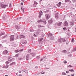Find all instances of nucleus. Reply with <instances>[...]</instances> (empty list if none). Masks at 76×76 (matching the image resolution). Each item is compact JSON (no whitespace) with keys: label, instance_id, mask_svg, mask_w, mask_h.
I'll use <instances>...</instances> for the list:
<instances>
[{"label":"nucleus","instance_id":"nucleus-21","mask_svg":"<svg viewBox=\"0 0 76 76\" xmlns=\"http://www.w3.org/2000/svg\"><path fill=\"white\" fill-rule=\"evenodd\" d=\"M32 55V56L33 57H34V56H35V53H31V54Z\"/></svg>","mask_w":76,"mask_h":76},{"label":"nucleus","instance_id":"nucleus-47","mask_svg":"<svg viewBox=\"0 0 76 76\" xmlns=\"http://www.w3.org/2000/svg\"><path fill=\"white\" fill-rule=\"evenodd\" d=\"M58 4H59V5H61V2H59L58 3Z\"/></svg>","mask_w":76,"mask_h":76},{"label":"nucleus","instance_id":"nucleus-22","mask_svg":"<svg viewBox=\"0 0 76 76\" xmlns=\"http://www.w3.org/2000/svg\"><path fill=\"white\" fill-rule=\"evenodd\" d=\"M44 58H45V57H44L43 58H42V59H40V61H42V60L44 59Z\"/></svg>","mask_w":76,"mask_h":76},{"label":"nucleus","instance_id":"nucleus-18","mask_svg":"<svg viewBox=\"0 0 76 76\" xmlns=\"http://www.w3.org/2000/svg\"><path fill=\"white\" fill-rule=\"evenodd\" d=\"M64 26H67V22L65 21L64 22Z\"/></svg>","mask_w":76,"mask_h":76},{"label":"nucleus","instance_id":"nucleus-64","mask_svg":"<svg viewBox=\"0 0 76 76\" xmlns=\"http://www.w3.org/2000/svg\"><path fill=\"white\" fill-rule=\"evenodd\" d=\"M19 76H22V75L20 74V75H19Z\"/></svg>","mask_w":76,"mask_h":76},{"label":"nucleus","instance_id":"nucleus-62","mask_svg":"<svg viewBox=\"0 0 76 76\" xmlns=\"http://www.w3.org/2000/svg\"><path fill=\"white\" fill-rule=\"evenodd\" d=\"M35 67L36 69H37L38 68V66H36Z\"/></svg>","mask_w":76,"mask_h":76},{"label":"nucleus","instance_id":"nucleus-3","mask_svg":"<svg viewBox=\"0 0 76 76\" xmlns=\"http://www.w3.org/2000/svg\"><path fill=\"white\" fill-rule=\"evenodd\" d=\"M0 6L1 7H2V8H5L6 6H7V5L3 4H2V3H0Z\"/></svg>","mask_w":76,"mask_h":76},{"label":"nucleus","instance_id":"nucleus-8","mask_svg":"<svg viewBox=\"0 0 76 76\" xmlns=\"http://www.w3.org/2000/svg\"><path fill=\"white\" fill-rule=\"evenodd\" d=\"M42 13H43L41 11H40V12H39V18H41V16H42Z\"/></svg>","mask_w":76,"mask_h":76},{"label":"nucleus","instance_id":"nucleus-46","mask_svg":"<svg viewBox=\"0 0 76 76\" xmlns=\"http://www.w3.org/2000/svg\"><path fill=\"white\" fill-rule=\"evenodd\" d=\"M26 69H24L23 70V72H26Z\"/></svg>","mask_w":76,"mask_h":76},{"label":"nucleus","instance_id":"nucleus-37","mask_svg":"<svg viewBox=\"0 0 76 76\" xmlns=\"http://www.w3.org/2000/svg\"><path fill=\"white\" fill-rule=\"evenodd\" d=\"M36 58H37V59H39V56H37Z\"/></svg>","mask_w":76,"mask_h":76},{"label":"nucleus","instance_id":"nucleus-60","mask_svg":"<svg viewBox=\"0 0 76 76\" xmlns=\"http://www.w3.org/2000/svg\"><path fill=\"white\" fill-rule=\"evenodd\" d=\"M46 69H50V68H46Z\"/></svg>","mask_w":76,"mask_h":76},{"label":"nucleus","instance_id":"nucleus-41","mask_svg":"<svg viewBox=\"0 0 76 76\" xmlns=\"http://www.w3.org/2000/svg\"><path fill=\"white\" fill-rule=\"evenodd\" d=\"M64 63H65V64H66L67 63V61H64Z\"/></svg>","mask_w":76,"mask_h":76},{"label":"nucleus","instance_id":"nucleus-42","mask_svg":"<svg viewBox=\"0 0 76 76\" xmlns=\"http://www.w3.org/2000/svg\"><path fill=\"white\" fill-rule=\"evenodd\" d=\"M72 76H75V74L73 73L71 74Z\"/></svg>","mask_w":76,"mask_h":76},{"label":"nucleus","instance_id":"nucleus-36","mask_svg":"<svg viewBox=\"0 0 76 76\" xmlns=\"http://www.w3.org/2000/svg\"><path fill=\"white\" fill-rule=\"evenodd\" d=\"M75 51H76V48L73 49V50H72V51L74 52Z\"/></svg>","mask_w":76,"mask_h":76},{"label":"nucleus","instance_id":"nucleus-32","mask_svg":"<svg viewBox=\"0 0 76 76\" xmlns=\"http://www.w3.org/2000/svg\"><path fill=\"white\" fill-rule=\"evenodd\" d=\"M15 53H18V52H19V50H15Z\"/></svg>","mask_w":76,"mask_h":76},{"label":"nucleus","instance_id":"nucleus-2","mask_svg":"<svg viewBox=\"0 0 76 76\" xmlns=\"http://www.w3.org/2000/svg\"><path fill=\"white\" fill-rule=\"evenodd\" d=\"M62 41L63 42H65L66 41V40L65 39V38H64L63 39L61 38L60 39H58V42H60V43H61V42Z\"/></svg>","mask_w":76,"mask_h":76},{"label":"nucleus","instance_id":"nucleus-17","mask_svg":"<svg viewBox=\"0 0 76 76\" xmlns=\"http://www.w3.org/2000/svg\"><path fill=\"white\" fill-rule=\"evenodd\" d=\"M15 28L16 29L18 30L19 29V27L18 26H15Z\"/></svg>","mask_w":76,"mask_h":76},{"label":"nucleus","instance_id":"nucleus-53","mask_svg":"<svg viewBox=\"0 0 76 76\" xmlns=\"http://www.w3.org/2000/svg\"><path fill=\"white\" fill-rule=\"evenodd\" d=\"M66 3H67V0H65V4H66Z\"/></svg>","mask_w":76,"mask_h":76},{"label":"nucleus","instance_id":"nucleus-40","mask_svg":"<svg viewBox=\"0 0 76 76\" xmlns=\"http://www.w3.org/2000/svg\"><path fill=\"white\" fill-rule=\"evenodd\" d=\"M74 41V39H72V40H71L72 42H73Z\"/></svg>","mask_w":76,"mask_h":76},{"label":"nucleus","instance_id":"nucleus-45","mask_svg":"<svg viewBox=\"0 0 76 76\" xmlns=\"http://www.w3.org/2000/svg\"><path fill=\"white\" fill-rule=\"evenodd\" d=\"M57 5L58 7H60V5L58 4H57Z\"/></svg>","mask_w":76,"mask_h":76},{"label":"nucleus","instance_id":"nucleus-33","mask_svg":"<svg viewBox=\"0 0 76 76\" xmlns=\"http://www.w3.org/2000/svg\"><path fill=\"white\" fill-rule=\"evenodd\" d=\"M43 38H42V39H39V41H40V42H41V41H42V39H43Z\"/></svg>","mask_w":76,"mask_h":76},{"label":"nucleus","instance_id":"nucleus-38","mask_svg":"<svg viewBox=\"0 0 76 76\" xmlns=\"http://www.w3.org/2000/svg\"><path fill=\"white\" fill-rule=\"evenodd\" d=\"M31 49H28V52L30 53V52H31Z\"/></svg>","mask_w":76,"mask_h":76},{"label":"nucleus","instance_id":"nucleus-31","mask_svg":"<svg viewBox=\"0 0 76 76\" xmlns=\"http://www.w3.org/2000/svg\"><path fill=\"white\" fill-rule=\"evenodd\" d=\"M6 63L7 65V64H8L9 63V62L8 61H7L6 62Z\"/></svg>","mask_w":76,"mask_h":76},{"label":"nucleus","instance_id":"nucleus-28","mask_svg":"<svg viewBox=\"0 0 76 76\" xmlns=\"http://www.w3.org/2000/svg\"><path fill=\"white\" fill-rule=\"evenodd\" d=\"M74 22H71V25H74Z\"/></svg>","mask_w":76,"mask_h":76},{"label":"nucleus","instance_id":"nucleus-35","mask_svg":"<svg viewBox=\"0 0 76 76\" xmlns=\"http://www.w3.org/2000/svg\"><path fill=\"white\" fill-rule=\"evenodd\" d=\"M48 36H50V37H51L52 36V34L51 33L49 34H48Z\"/></svg>","mask_w":76,"mask_h":76},{"label":"nucleus","instance_id":"nucleus-7","mask_svg":"<svg viewBox=\"0 0 76 76\" xmlns=\"http://www.w3.org/2000/svg\"><path fill=\"white\" fill-rule=\"evenodd\" d=\"M26 59L27 60H28L30 59V57L29 56V55H27L26 56Z\"/></svg>","mask_w":76,"mask_h":76},{"label":"nucleus","instance_id":"nucleus-26","mask_svg":"<svg viewBox=\"0 0 76 76\" xmlns=\"http://www.w3.org/2000/svg\"><path fill=\"white\" fill-rule=\"evenodd\" d=\"M69 71H70V72H74V70L72 69L69 70Z\"/></svg>","mask_w":76,"mask_h":76},{"label":"nucleus","instance_id":"nucleus-55","mask_svg":"<svg viewBox=\"0 0 76 76\" xmlns=\"http://www.w3.org/2000/svg\"><path fill=\"white\" fill-rule=\"evenodd\" d=\"M23 51V49L22 50H20V51Z\"/></svg>","mask_w":76,"mask_h":76},{"label":"nucleus","instance_id":"nucleus-63","mask_svg":"<svg viewBox=\"0 0 76 76\" xmlns=\"http://www.w3.org/2000/svg\"><path fill=\"white\" fill-rule=\"evenodd\" d=\"M69 43V42L68 41V42H67V44H68Z\"/></svg>","mask_w":76,"mask_h":76},{"label":"nucleus","instance_id":"nucleus-56","mask_svg":"<svg viewBox=\"0 0 76 76\" xmlns=\"http://www.w3.org/2000/svg\"><path fill=\"white\" fill-rule=\"evenodd\" d=\"M72 1H73V2H74V1H76V0H72Z\"/></svg>","mask_w":76,"mask_h":76},{"label":"nucleus","instance_id":"nucleus-52","mask_svg":"<svg viewBox=\"0 0 76 76\" xmlns=\"http://www.w3.org/2000/svg\"><path fill=\"white\" fill-rule=\"evenodd\" d=\"M36 4H35L33 5V6L34 7H36Z\"/></svg>","mask_w":76,"mask_h":76},{"label":"nucleus","instance_id":"nucleus-50","mask_svg":"<svg viewBox=\"0 0 76 76\" xmlns=\"http://www.w3.org/2000/svg\"><path fill=\"white\" fill-rule=\"evenodd\" d=\"M19 60H22V58H19Z\"/></svg>","mask_w":76,"mask_h":76},{"label":"nucleus","instance_id":"nucleus-10","mask_svg":"<svg viewBox=\"0 0 76 76\" xmlns=\"http://www.w3.org/2000/svg\"><path fill=\"white\" fill-rule=\"evenodd\" d=\"M55 18L56 19H58V13L56 14Z\"/></svg>","mask_w":76,"mask_h":76},{"label":"nucleus","instance_id":"nucleus-19","mask_svg":"<svg viewBox=\"0 0 76 76\" xmlns=\"http://www.w3.org/2000/svg\"><path fill=\"white\" fill-rule=\"evenodd\" d=\"M61 23H62V22H60L59 23H58V26H60V25H61Z\"/></svg>","mask_w":76,"mask_h":76},{"label":"nucleus","instance_id":"nucleus-30","mask_svg":"<svg viewBox=\"0 0 76 76\" xmlns=\"http://www.w3.org/2000/svg\"><path fill=\"white\" fill-rule=\"evenodd\" d=\"M38 27L39 28H40V27H44V26H41L40 25H38Z\"/></svg>","mask_w":76,"mask_h":76},{"label":"nucleus","instance_id":"nucleus-11","mask_svg":"<svg viewBox=\"0 0 76 76\" xmlns=\"http://www.w3.org/2000/svg\"><path fill=\"white\" fill-rule=\"evenodd\" d=\"M53 22V20L51 19L50 20L48 21V23H49V24H51V23H52Z\"/></svg>","mask_w":76,"mask_h":76},{"label":"nucleus","instance_id":"nucleus-25","mask_svg":"<svg viewBox=\"0 0 76 76\" xmlns=\"http://www.w3.org/2000/svg\"><path fill=\"white\" fill-rule=\"evenodd\" d=\"M62 75H66V73H65V72H62Z\"/></svg>","mask_w":76,"mask_h":76},{"label":"nucleus","instance_id":"nucleus-43","mask_svg":"<svg viewBox=\"0 0 76 76\" xmlns=\"http://www.w3.org/2000/svg\"><path fill=\"white\" fill-rule=\"evenodd\" d=\"M40 73H41V74H44L45 73V72H43V73H42V72H40Z\"/></svg>","mask_w":76,"mask_h":76},{"label":"nucleus","instance_id":"nucleus-9","mask_svg":"<svg viewBox=\"0 0 76 76\" xmlns=\"http://www.w3.org/2000/svg\"><path fill=\"white\" fill-rule=\"evenodd\" d=\"M8 53V52L7 51V50H4L3 52V54H6V55H7Z\"/></svg>","mask_w":76,"mask_h":76},{"label":"nucleus","instance_id":"nucleus-14","mask_svg":"<svg viewBox=\"0 0 76 76\" xmlns=\"http://www.w3.org/2000/svg\"><path fill=\"white\" fill-rule=\"evenodd\" d=\"M13 60H14V58H12V59H11L10 60H9L8 61L9 63H10V62H11Z\"/></svg>","mask_w":76,"mask_h":76},{"label":"nucleus","instance_id":"nucleus-4","mask_svg":"<svg viewBox=\"0 0 76 76\" xmlns=\"http://www.w3.org/2000/svg\"><path fill=\"white\" fill-rule=\"evenodd\" d=\"M10 41H14V35H12L10 36Z\"/></svg>","mask_w":76,"mask_h":76},{"label":"nucleus","instance_id":"nucleus-15","mask_svg":"<svg viewBox=\"0 0 76 76\" xmlns=\"http://www.w3.org/2000/svg\"><path fill=\"white\" fill-rule=\"evenodd\" d=\"M25 36H23V35H21L20 37V38L21 39V38H25Z\"/></svg>","mask_w":76,"mask_h":76},{"label":"nucleus","instance_id":"nucleus-29","mask_svg":"<svg viewBox=\"0 0 76 76\" xmlns=\"http://www.w3.org/2000/svg\"><path fill=\"white\" fill-rule=\"evenodd\" d=\"M34 4H36V5H37V4H38V3H37L36 1H35L34 2Z\"/></svg>","mask_w":76,"mask_h":76},{"label":"nucleus","instance_id":"nucleus-23","mask_svg":"<svg viewBox=\"0 0 76 76\" xmlns=\"http://www.w3.org/2000/svg\"><path fill=\"white\" fill-rule=\"evenodd\" d=\"M44 58H45V57H44L43 58H42V59H40V61H42V60L44 59Z\"/></svg>","mask_w":76,"mask_h":76},{"label":"nucleus","instance_id":"nucleus-6","mask_svg":"<svg viewBox=\"0 0 76 76\" xmlns=\"http://www.w3.org/2000/svg\"><path fill=\"white\" fill-rule=\"evenodd\" d=\"M43 22V23H45H45H46V21H44L41 20H40L37 21V22L38 23H39V22Z\"/></svg>","mask_w":76,"mask_h":76},{"label":"nucleus","instance_id":"nucleus-49","mask_svg":"<svg viewBox=\"0 0 76 76\" xmlns=\"http://www.w3.org/2000/svg\"><path fill=\"white\" fill-rule=\"evenodd\" d=\"M17 39H18L19 38V36L18 35H17Z\"/></svg>","mask_w":76,"mask_h":76},{"label":"nucleus","instance_id":"nucleus-1","mask_svg":"<svg viewBox=\"0 0 76 76\" xmlns=\"http://www.w3.org/2000/svg\"><path fill=\"white\" fill-rule=\"evenodd\" d=\"M67 35L68 36H70V27L67 28Z\"/></svg>","mask_w":76,"mask_h":76},{"label":"nucleus","instance_id":"nucleus-27","mask_svg":"<svg viewBox=\"0 0 76 76\" xmlns=\"http://www.w3.org/2000/svg\"><path fill=\"white\" fill-rule=\"evenodd\" d=\"M19 57V55L16 54L15 55V56H14V57Z\"/></svg>","mask_w":76,"mask_h":76},{"label":"nucleus","instance_id":"nucleus-54","mask_svg":"<svg viewBox=\"0 0 76 76\" xmlns=\"http://www.w3.org/2000/svg\"><path fill=\"white\" fill-rule=\"evenodd\" d=\"M22 72V71H19V73H21V72Z\"/></svg>","mask_w":76,"mask_h":76},{"label":"nucleus","instance_id":"nucleus-58","mask_svg":"<svg viewBox=\"0 0 76 76\" xmlns=\"http://www.w3.org/2000/svg\"><path fill=\"white\" fill-rule=\"evenodd\" d=\"M69 73V71H67V73Z\"/></svg>","mask_w":76,"mask_h":76},{"label":"nucleus","instance_id":"nucleus-44","mask_svg":"<svg viewBox=\"0 0 76 76\" xmlns=\"http://www.w3.org/2000/svg\"><path fill=\"white\" fill-rule=\"evenodd\" d=\"M30 32H33V31H34V30H33L32 29H31V30H30Z\"/></svg>","mask_w":76,"mask_h":76},{"label":"nucleus","instance_id":"nucleus-59","mask_svg":"<svg viewBox=\"0 0 76 76\" xmlns=\"http://www.w3.org/2000/svg\"><path fill=\"white\" fill-rule=\"evenodd\" d=\"M21 5H23V3H21Z\"/></svg>","mask_w":76,"mask_h":76},{"label":"nucleus","instance_id":"nucleus-5","mask_svg":"<svg viewBox=\"0 0 76 76\" xmlns=\"http://www.w3.org/2000/svg\"><path fill=\"white\" fill-rule=\"evenodd\" d=\"M46 16V18L47 20L48 19H49V18H50V15L48 14H46L45 15Z\"/></svg>","mask_w":76,"mask_h":76},{"label":"nucleus","instance_id":"nucleus-20","mask_svg":"<svg viewBox=\"0 0 76 76\" xmlns=\"http://www.w3.org/2000/svg\"><path fill=\"white\" fill-rule=\"evenodd\" d=\"M7 42V41L6 40H4L2 41V43H6Z\"/></svg>","mask_w":76,"mask_h":76},{"label":"nucleus","instance_id":"nucleus-24","mask_svg":"<svg viewBox=\"0 0 76 76\" xmlns=\"http://www.w3.org/2000/svg\"><path fill=\"white\" fill-rule=\"evenodd\" d=\"M61 52H62V53H66V52H67V51L65 50L62 51Z\"/></svg>","mask_w":76,"mask_h":76},{"label":"nucleus","instance_id":"nucleus-13","mask_svg":"<svg viewBox=\"0 0 76 76\" xmlns=\"http://www.w3.org/2000/svg\"><path fill=\"white\" fill-rule=\"evenodd\" d=\"M67 2L68 4L71 3V1H70L69 0H67Z\"/></svg>","mask_w":76,"mask_h":76},{"label":"nucleus","instance_id":"nucleus-34","mask_svg":"<svg viewBox=\"0 0 76 76\" xmlns=\"http://www.w3.org/2000/svg\"><path fill=\"white\" fill-rule=\"evenodd\" d=\"M26 43V41H25L24 42H23V44H25Z\"/></svg>","mask_w":76,"mask_h":76},{"label":"nucleus","instance_id":"nucleus-12","mask_svg":"<svg viewBox=\"0 0 76 76\" xmlns=\"http://www.w3.org/2000/svg\"><path fill=\"white\" fill-rule=\"evenodd\" d=\"M25 7L24 6H23L22 7L21 9V10H23V12H24V10H25Z\"/></svg>","mask_w":76,"mask_h":76},{"label":"nucleus","instance_id":"nucleus-61","mask_svg":"<svg viewBox=\"0 0 76 76\" xmlns=\"http://www.w3.org/2000/svg\"><path fill=\"white\" fill-rule=\"evenodd\" d=\"M1 46H2V45L0 44V47H1Z\"/></svg>","mask_w":76,"mask_h":76},{"label":"nucleus","instance_id":"nucleus-48","mask_svg":"<svg viewBox=\"0 0 76 76\" xmlns=\"http://www.w3.org/2000/svg\"><path fill=\"white\" fill-rule=\"evenodd\" d=\"M10 7H12V4H11V3H10Z\"/></svg>","mask_w":76,"mask_h":76},{"label":"nucleus","instance_id":"nucleus-39","mask_svg":"<svg viewBox=\"0 0 76 76\" xmlns=\"http://www.w3.org/2000/svg\"><path fill=\"white\" fill-rule=\"evenodd\" d=\"M36 33L37 34H39V31H37L36 32Z\"/></svg>","mask_w":76,"mask_h":76},{"label":"nucleus","instance_id":"nucleus-16","mask_svg":"<svg viewBox=\"0 0 76 76\" xmlns=\"http://www.w3.org/2000/svg\"><path fill=\"white\" fill-rule=\"evenodd\" d=\"M15 64V62H12V63L10 64V66H13V64Z\"/></svg>","mask_w":76,"mask_h":76},{"label":"nucleus","instance_id":"nucleus-57","mask_svg":"<svg viewBox=\"0 0 76 76\" xmlns=\"http://www.w3.org/2000/svg\"><path fill=\"white\" fill-rule=\"evenodd\" d=\"M67 67H72V66L71 65H69V66H68Z\"/></svg>","mask_w":76,"mask_h":76},{"label":"nucleus","instance_id":"nucleus-51","mask_svg":"<svg viewBox=\"0 0 76 76\" xmlns=\"http://www.w3.org/2000/svg\"><path fill=\"white\" fill-rule=\"evenodd\" d=\"M33 35L34 37H37V36L35 34H34Z\"/></svg>","mask_w":76,"mask_h":76}]
</instances>
